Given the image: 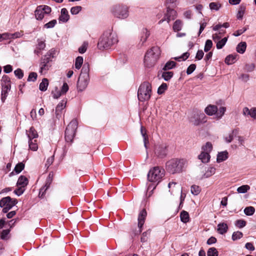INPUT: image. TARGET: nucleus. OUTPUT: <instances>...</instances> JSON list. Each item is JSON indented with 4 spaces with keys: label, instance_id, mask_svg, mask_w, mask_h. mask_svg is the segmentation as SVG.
Wrapping results in <instances>:
<instances>
[{
    "label": "nucleus",
    "instance_id": "f257e3e1",
    "mask_svg": "<svg viewBox=\"0 0 256 256\" xmlns=\"http://www.w3.org/2000/svg\"><path fill=\"white\" fill-rule=\"evenodd\" d=\"M118 42L117 38L109 30L104 32L100 38L98 43V48L100 50L108 49Z\"/></svg>",
    "mask_w": 256,
    "mask_h": 256
},
{
    "label": "nucleus",
    "instance_id": "f03ea898",
    "mask_svg": "<svg viewBox=\"0 0 256 256\" xmlns=\"http://www.w3.org/2000/svg\"><path fill=\"white\" fill-rule=\"evenodd\" d=\"M186 164V161L184 159L172 158L166 162V169L168 172L171 174L180 173L182 172Z\"/></svg>",
    "mask_w": 256,
    "mask_h": 256
},
{
    "label": "nucleus",
    "instance_id": "7ed1b4c3",
    "mask_svg": "<svg viewBox=\"0 0 256 256\" xmlns=\"http://www.w3.org/2000/svg\"><path fill=\"white\" fill-rule=\"evenodd\" d=\"M160 54V48L158 46H153L146 52L144 62L147 68H152L154 66Z\"/></svg>",
    "mask_w": 256,
    "mask_h": 256
},
{
    "label": "nucleus",
    "instance_id": "20e7f679",
    "mask_svg": "<svg viewBox=\"0 0 256 256\" xmlns=\"http://www.w3.org/2000/svg\"><path fill=\"white\" fill-rule=\"evenodd\" d=\"M152 94V86L148 82H144L139 86L138 91V98L139 100L148 101Z\"/></svg>",
    "mask_w": 256,
    "mask_h": 256
},
{
    "label": "nucleus",
    "instance_id": "39448f33",
    "mask_svg": "<svg viewBox=\"0 0 256 256\" xmlns=\"http://www.w3.org/2000/svg\"><path fill=\"white\" fill-rule=\"evenodd\" d=\"M111 12L115 17L121 19L126 18L129 15L128 7L124 4L114 5L112 8Z\"/></svg>",
    "mask_w": 256,
    "mask_h": 256
},
{
    "label": "nucleus",
    "instance_id": "423d86ee",
    "mask_svg": "<svg viewBox=\"0 0 256 256\" xmlns=\"http://www.w3.org/2000/svg\"><path fill=\"white\" fill-rule=\"evenodd\" d=\"M78 125L76 119H73L68 125L65 130V139L67 142H72Z\"/></svg>",
    "mask_w": 256,
    "mask_h": 256
},
{
    "label": "nucleus",
    "instance_id": "0eeeda50",
    "mask_svg": "<svg viewBox=\"0 0 256 256\" xmlns=\"http://www.w3.org/2000/svg\"><path fill=\"white\" fill-rule=\"evenodd\" d=\"M164 175V170H160L158 166L151 169L148 174V179L151 182H159Z\"/></svg>",
    "mask_w": 256,
    "mask_h": 256
},
{
    "label": "nucleus",
    "instance_id": "6e6552de",
    "mask_svg": "<svg viewBox=\"0 0 256 256\" xmlns=\"http://www.w3.org/2000/svg\"><path fill=\"white\" fill-rule=\"evenodd\" d=\"M168 146L166 143H158L154 145V154L155 156L158 158H164L168 154Z\"/></svg>",
    "mask_w": 256,
    "mask_h": 256
},
{
    "label": "nucleus",
    "instance_id": "1a4fd4ad",
    "mask_svg": "<svg viewBox=\"0 0 256 256\" xmlns=\"http://www.w3.org/2000/svg\"><path fill=\"white\" fill-rule=\"evenodd\" d=\"M188 116L190 122L194 126H198L200 123L206 122L204 113H189Z\"/></svg>",
    "mask_w": 256,
    "mask_h": 256
},
{
    "label": "nucleus",
    "instance_id": "9d476101",
    "mask_svg": "<svg viewBox=\"0 0 256 256\" xmlns=\"http://www.w3.org/2000/svg\"><path fill=\"white\" fill-rule=\"evenodd\" d=\"M52 12L50 7L46 5L38 6L34 11V15L37 20H42L44 14H49Z\"/></svg>",
    "mask_w": 256,
    "mask_h": 256
},
{
    "label": "nucleus",
    "instance_id": "9b49d317",
    "mask_svg": "<svg viewBox=\"0 0 256 256\" xmlns=\"http://www.w3.org/2000/svg\"><path fill=\"white\" fill-rule=\"evenodd\" d=\"M52 60L50 59V57L46 56V54L43 56L40 59V72L42 73L43 71H47L49 70L50 68L52 66Z\"/></svg>",
    "mask_w": 256,
    "mask_h": 256
},
{
    "label": "nucleus",
    "instance_id": "f8f14e48",
    "mask_svg": "<svg viewBox=\"0 0 256 256\" xmlns=\"http://www.w3.org/2000/svg\"><path fill=\"white\" fill-rule=\"evenodd\" d=\"M18 203L16 199L12 198L10 196H8L2 198L0 200V207L6 206L11 209Z\"/></svg>",
    "mask_w": 256,
    "mask_h": 256
},
{
    "label": "nucleus",
    "instance_id": "ddd939ff",
    "mask_svg": "<svg viewBox=\"0 0 256 256\" xmlns=\"http://www.w3.org/2000/svg\"><path fill=\"white\" fill-rule=\"evenodd\" d=\"M146 215L147 212L145 209H143L140 212L138 216V227L139 230L136 231L135 234H138L142 232L141 228L144 223Z\"/></svg>",
    "mask_w": 256,
    "mask_h": 256
},
{
    "label": "nucleus",
    "instance_id": "4468645a",
    "mask_svg": "<svg viewBox=\"0 0 256 256\" xmlns=\"http://www.w3.org/2000/svg\"><path fill=\"white\" fill-rule=\"evenodd\" d=\"M88 82L89 78H86L84 76H79L76 84L78 91H83L87 87Z\"/></svg>",
    "mask_w": 256,
    "mask_h": 256
},
{
    "label": "nucleus",
    "instance_id": "2eb2a0df",
    "mask_svg": "<svg viewBox=\"0 0 256 256\" xmlns=\"http://www.w3.org/2000/svg\"><path fill=\"white\" fill-rule=\"evenodd\" d=\"M166 18V21L169 23L171 20H174L176 17V12L173 8H170V6L166 7V13L164 14Z\"/></svg>",
    "mask_w": 256,
    "mask_h": 256
},
{
    "label": "nucleus",
    "instance_id": "dca6fc26",
    "mask_svg": "<svg viewBox=\"0 0 256 256\" xmlns=\"http://www.w3.org/2000/svg\"><path fill=\"white\" fill-rule=\"evenodd\" d=\"M2 88H4L5 90H10L11 80L10 77L7 75H4L1 80Z\"/></svg>",
    "mask_w": 256,
    "mask_h": 256
},
{
    "label": "nucleus",
    "instance_id": "f3484780",
    "mask_svg": "<svg viewBox=\"0 0 256 256\" xmlns=\"http://www.w3.org/2000/svg\"><path fill=\"white\" fill-rule=\"evenodd\" d=\"M150 36V32L146 28H143L140 34V42L139 44H140L142 46L144 44L148 38Z\"/></svg>",
    "mask_w": 256,
    "mask_h": 256
},
{
    "label": "nucleus",
    "instance_id": "a211bd4d",
    "mask_svg": "<svg viewBox=\"0 0 256 256\" xmlns=\"http://www.w3.org/2000/svg\"><path fill=\"white\" fill-rule=\"evenodd\" d=\"M60 13L58 18L59 21L62 22H66L70 19V16L68 10L66 8H62L61 10Z\"/></svg>",
    "mask_w": 256,
    "mask_h": 256
},
{
    "label": "nucleus",
    "instance_id": "6ab92c4d",
    "mask_svg": "<svg viewBox=\"0 0 256 256\" xmlns=\"http://www.w3.org/2000/svg\"><path fill=\"white\" fill-rule=\"evenodd\" d=\"M90 65L88 62H85L82 66L81 72L80 74V76H84L86 78H89Z\"/></svg>",
    "mask_w": 256,
    "mask_h": 256
},
{
    "label": "nucleus",
    "instance_id": "aec40b11",
    "mask_svg": "<svg viewBox=\"0 0 256 256\" xmlns=\"http://www.w3.org/2000/svg\"><path fill=\"white\" fill-rule=\"evenodd\" d=\"M198 158L201 160L202 162L207 163L209 162L210 156L208 152L204 150L198 156Z\"/></svg>",
    "mask_w": 256,
    "mask_h": 256
},
{
    "label": "nucleus",
    "instance_id": "412c9836",
    "mask_svg": "<svg viewBox=\"0 0 256 256\" xmlns=\"http://www.w3.org/2000/svg\"><path fill=\"white\" fill-rule=\"evenodd\" d=\"M228 230V226L226 224L222 222L220 223L218 225L217 230L221 234H226Z\"/></svg>",
    "mask_w": 256,
    "mask_h": 256
},
{
    "label": "nucleus",
    "instance_id": "4be33fe9",
    "mask_svg": "<svg viewBox=\"0 0 256 256\" xmlns=\"http://www.w3.org/2000/svg\"><path fill=\"white\" fill-rule=\"evenodd\" d=\"M228 152L226 150L218 152L217 155V162H220L226 160L228 158Z\"/></svg>",
    "mask_w": 256,
    "mask_h": 256
},
{
    "label": "nucleus",
    "instance_id": "5701e85b",
    "mask_svg": "<svg viewBox=\"0 0 256 256\" xmlns=\"http://www.w3.org/2000/svg\"><path fill=\"white\" fill-rule=\"evenodd\" d=\"M28 179L25 176H21L18 178L16 184L24 188L28 185Z\"/></svg>",
    "mask_w": 256,
    "mask_h": 256
},
{
    "label": "nucleus",
    "instance_id": "b1692460",
    "mask_svg": "<svg viewBox=\"0 0 256 256\" xmlns=\"http://www.w3.org/2000/svg\"><path fill=\"white\" fill-rule=\"evenodd\" d=\"M246 10V6L244 4H241L236 14V18L238 20L242 19L245 13Z\"/></svg>",
    "mask_w": 256,
    "mask_h": 256
},
{
    "label": "nucleus",
    "instance_id": "393cba45",
    "mask_svg": "<svg viewBox=\"0 0 256 256\" xmlns=\"http://www.w3.org/2000/svg\"><path fill=\"white\" fill-rule=\"evenodd\" d=\"M182 27V22L180 20H176L174 23L172 28L174 32H178L180 31Z\"/></svg>",
    "mask_w": 256,
    "mask_h": 256
},
{
    "label": "nucleus",
    "instance_id": "a878e982",
    "mask_svg": "<svg viewBox=\"0 0 256 256\" xmlns=\"http://www.w3.org/2000/svg\"><path fill=\"white\" fill-rule=\"evenodd\" d=\"M246 42H240L236 46V51L240 54H244L246 50Z\"/></svg>",
    "mask_w": 256,
    "mask_h": 256
},
{
    "label": "nucleus",
    "instance_id": "bb28decb",
    "mask_svg": "<svg viewBox=\"0 0 256 256\" xmlns=\"http://www.w3.org/2000/svg\"><path fill=\"white\" fill-rule=\"evenodd\" d=\"M27 134L30 140L36 138L38 136L36 130L32 126L30 128L28 132H27Z\"/></svg>",
    "mask_w": 256,
    "mask_h": 256
},
{
    "label": "nucleus",
    "instance_id": "cd10ccee",
    "mask_svg": "<svg viewBox=\"0 0 256 256\" xmlns=\"http://www.w3.org/2000/svg\"><path fill=\"white\" fill-rule=\"evenodd\" d=\"M48 85V80L46 78H44L42 80V82L40 83L39 86V89L42 92H45L46 90Z\"/></svg>",
    "mask_w": 256,
    "mask_h": 256
},
{
    "label": "nucleus",
    "instance_id": "c85d7f7f",
    "mask_svg": "<svg viewBox=\"0 0 256 256\" xmlns=\"http://www.w3.org/2000/svg\"><path fill=\"white\" fill-rule=\"evenodd\" d=\"M180 218L181 221L184 223H186L190 220L189 214L185 210H182L180 212Z\"/></svg>",
    "mask_w": 256,
    "mask_h": 256
},
{
    "label": "nucleus",
    "instance_id": "c756f323",
    "mask_svg": "<svg viewBox=\"0 0 256 256\" xmlns=\"http://www.w3.org/2000/svg\"><path fill=\"white\" fill-rule=\"evenodd\" d=\"M140 132L144 138V147L146 149H147L148 148L146 144L148 142V136L146 135V130L142 126L140 128Z\"/></svg>",
    "mask_w": 256,
    "mask_h": 256
},
{
    "label": "nucleus",
    "instance_id": "7c9ffc66",
    "mask_svg": "<svg viewBox=\"0 0 256 256\" xmlns=\"http://www.w3.org/2000/svg\"><path fill=\"white\" fill-rule=\"evenodd\" d=\"M215 172L216 168L213 167H210L202 175L201 178H209L213 175Z\"/></svg>",
    "mask_w": 256,
    "mask_h": 256
},
{
    "label": "nucleus",
    "instance_id": "2f4dec72",
    "mask_svg": "<svg viewBox=\"0 0 256 256\" xmlns=\"http://www.w3.org/2000/svg\"><path fill=\"white\" fill-rule=\"evenodd\" d=\"M237 55H233V54H229L228 56L224 60V62L228 65L232 64L235 62V60L236 59Z\"/></svg>",
    "mask_w": 256,
    "mask_h": 256
},
{
    "label": "nucleus",
    "instance_id": "473e14b6",
    "mask_svg": "<svg viewBox=\"0 0 256 256\" xmlns=\"http://www.w3.org/2000/svg\"><path fill=\"white\" fill-rule=\"evenodd\" d=\"M67 102L66 99L62 100L56 106V112H60L64 108H66Z\"/></svg>",
    "mask_w": 256,
    "mask_h": 256
},
{
    "label": "nucleus",
    "instance_id": "72a5a7b5",
    "mask_svg": "<svg viewBox=\"0 0 256 256\" xmlns=\"http://www.w3.org/2000/svg\"><path fill=\"white\" fill-rule=\"evenodd\" d=\"M176 63L174 61H168L164 65L162 68V70L166 71L173 68L176 66Z\"/></svg>",
    "mask_w": 256,
    "mask_h": 256
},
{
    "label": "nucleus",
    "instance_id": "f704fd0d",
    "mask_svg": "<svg viewBox=\"0 0 256 256\" xmlns=\"http://www.w3.org/2000/svg\"><path fill=\"white\" fill-rule=\"evenodd\" d=\"M174 76V72H163L162 75V77L166 81H169Z\"/></svg>",
    "mask_w": 256,
    "mask_h": 256
},
{
    "label": "nucleus",
    "instance_id": "c9c22d12",
    "mask_svg": "<svg viewBox=\"0 0 256 256\" xmlns=\"http://www.w3.org/2000/svg\"><path fill=\"white\" fill-rule=\"evenodd\" d=\"M228 36L224 37L223 38H222L221 40H218L216 43V48L218 49L222 48L226 44L228 40Z\"/></svg>",
    "mask_w": 256,
    "mask_h": 256
},
{
    "label": "nucleus",
    "instance_id": "e433bc0d",
    "mask_svg": "<svg viewBox=\"0 0 256 256\" xmlns=\"http://www.w3.org/2000/svg\"><path fill=\"white\" fill-rule=\"evenodd\" d=\"M208 256H218V252L214 247L210 248L207 252Z\"/></svg>",
    "mask_w": 256,
    "mask_h": 256
},
{
    "label": "nucleus",
    "instance_id": "4c0bfd02",
    "mask_svg": "<svg viewBox=\"0 0 256 256\" xmlns=\"http://www.w3.org/2000/svg\"><path fill=\"white\" fill-rule=\"evenodd\" d=\"M10 231V229H6L2 230L0 234V238L4 240H8L9 238L8 234Z\"/></svg>",
    "mask_w": 256,
    "mask_h": 256
},
{
    "label": "nucleus",
    "instance_id": "58836bf2",
    "mask_svg": "<svg viewBox=\"0 0 256 256\" xmlns=\"http://www.w3.org/2000/svg\"><path fill=\"white\" fill-rule=\"evenodd\" d=\"M83 61H84V60H83V58L82 56H78L76 58V62H75L76 68L79 70L81 68V66L82 64Z\"/></svg>",
    "mask_w": 256,
    "mask_h": 256
},
{
    "label": "nucleus",
    "instance_id": "ea45409f",
    "mask_svg": "<svg viewBox=\"0 0 256 256\" xmlns=\"http://www.w3.org/2000/svg\"><path fill=\"white\" fill-rule=\"evenodd\" d=\"M24 168V164L22 162L18 163L14 167V170L16 174L20 173Z\"/></svg>",
    "mask_w": 256,
    "mask_h": 256
},
{
    "label": "nucleus",
    "instance_id": "a19ab883",
    "mask_svg": "<svg viewBox=\"0 0 256 256\" xmlns=\"http://www.w3.org/2000/svg\"><path fill=\"white\" fill-rule=\"evenodd\" d=\"M255 212V208L252 206L246 207L244 210V213L248 216L254 214Z\"/></svg>",
    "mask_w": 256,
    "mask_h": 256
},
{
    "label": "nucleus",
    "instance_id": "79ce46f5",
    "mask_svg": "<svg viewBox=\"0 0 256 256\" xmlns=\"http://www.w3.org/2000/svg\"><path fill=\"white\" fill-rule=\"evenodd\" d=\"M168 88V85L166 83L163 82L158 89V94H162Z\"/></svg>",
    "mask_w": 256,
    "mask_h": 256
},
{
    "label": "nucleus",
    "instance_id": "37998d69",
    "mask_svg": "<svg viewBox=\"0 0 256 256\" xmlns=\"http://www.w3.org/2000/svg\"><path fill=\"white\" fill-rule=\"evenodd\" d=\"M204 112H218V107L214 105L210 104L205 108Z\"/></svg>",
    "mask_w": 256,
    "mask_h": 256
},
{
    "label": "nucleus",
    "instance_id": "c03bdc74",
    "mask_svg": "<svg viewBox=\"0 0 256 256\" xmlns=\"http://www.w3.org/2000/svg\"><path fill=\"white\" fill-rule=\"evenodd\" d=\"M201 189L198 186L192 185L191 186V192L192 194L197 196L200 192Z\"/></svg>",
    "mask_w": 256,
    "mask_h": 256
},
{
    "label": "nucleus",
    "instance_id": "a18cd8bd",
    "mask_svg": "<svg viewBox=\"0 0 256 256\" xmlns=\"http://www.w3.org/2000/svg\"><path fill=\"white\" fill-rule=\"evenodd\" d=\"M250 187L248 185H243L237 188V191L238 193L244 194L250 190Z\"/></svg>",
    "mask_w": 256,
    "mask_h": 256
},
{
    "label": "nucleus",
    "instance_id": "49530a36",
    "mask_svg": "<svg viewBox=\"0 0 256 256\" xmlns=\"http://www.w3.org/2000/svg\"><path fill=\"white\" fill-rule=\"evenodd\" d=\"M82 10V7L80 6L72 7L70 9V13L72 15L77 14Z\"/></svg>",
    "mask_w": 256,
    "mask_h": 256
},
{
    "label": "nucleus",
    "instance_id": "de8ad7c7",
    "mask_svg": "<svg viewBox=\"0 0 256 256\" xmlns=\"http://www.w3.org/2000/svg\"><path fill=\"white\" fill-rule=\"evenodd\" d=\"M243 236V234L240 231H237L236 232H234L232 235V240L234 241L236 240L241 238H242Z\"/></svg>",
    "mask_w": 256,
    "mask_h": 256
},
{
    "label": "nucleus",
    "instance_id": "09e8293b",
    "mask_svg": "<svg viewBox=\"0 0 256 256\" xmlns=\"http://www.w3.org/2000/svg\"><path fill=\"white\" fill-rule=\"evenodd\" d=\"M212 46V42L210 40H208L206 42L204 51L205 52H208Z\"/></svg>",
    "mask_w": 256,
    "mask_h": 256
},
{
    "label": "nucleus",
    "instance_id": "8fccbe9b",
    "mask_svg": "<svg viewBox=\"0 0 256 256\" xmlns=\"http://www.w3.org/2000/svg\"><path fill=\"white\" fill-rule=\"evenodd\" d=\"M151 230H146V232H144L142 234V236L141 237V242H146L147 241L148 238L150 236V234Z\"/></svg>",
    "mask_w": 256,
    "mask_h": 256
},
{
    "label": "nucleus",
    "instance_id": "3c124183",
    "mask_svg": "<svg viewBox=\"0 0 256 256\" xmlns=\"http://www.w3.org/2000/svg\"><path fill=\"white\" fill-rule=\"evenodd\" d=\"M202 149L210 153L212 149V145L210 142H207L204 146H202Z\"/></svg>",
    "mask_w": 256,
    "mask_h": 256
},
{
    "label": "nucleus",
    "instance_id": "603ef678",
    "mask_svg": "<svg viewBox=\"0 0 256 256\" xmlns=\"http://www.w3.org/2000/svg\"><path fill=\"white\" fill-rule=\"evenodd\" d=\"M210 8L211 10H215L216 11L219 10L221 7V4L216 2H212L209 4Z\"/></svg>",
    "mask_w": 256,
    "mask_h": 256
},
{
    "label": "nucleus",
    "instance_id": "864d4df0",
    "mask_svg": "<svg viewBox=\"0 0 256 256\" xmlns=\"http://www.w3.org/2000/svg\"><path fill=\"white\" fill-rule=\"evenodd\" d=\"M32 140H30V139H29V147L32 150H36L38 148L37 144L36 143V140H34V141L32 142Z\"/></svg>",
    "mask_w": 256,
    "mask_h": 256
},
{
    "label": "nucleus",
    "instance_id": "5fc2aeb1",
    "mask_svg": "<svg viewBox=\"0 0 256 256\" xmlns=\"http://www.w3.org/2000/svg\"><path fill=\"white\" fill-rule=\"evenodd\" d=\"M235 225L238 228H242L246 225V222L243 220H238L236 221Z\"/></svg>",
    "mask_w": 256,
    "mask_h": 256
},
{
    "label": "nucleus",
    "instance_id": "6e6d98bb",
    "mask_svg": "<svg viewBox=\"0 0 256 256\" xmlns=\"http://www.w3.org/2000/svg\"><path fill=\"white\" fill-rule=\"evenodd\" d=\"M38 77L37 74L35 72H31L30 73L27 80L28 82H35Z\"/></svg>",
    "mask_w": 256,
    "mask_h": 256
},
{
    "label": "nucleus",
    "instance_id": "4d7b16f0",
    "mask_svg": "<svg viewBox=\"0 0 256 256\" xmlns=\"http://www.w3.org/2000/svg\"><path fill=\"white\" fill-rule=\"evenodd\" d=\"M57 23V21L56 20H52L49 22H48L46 24L44 25V28H54Z\"/></svg>",
    "mask_w": 256,
    "mask_h": 256
},
{
    "label": "nucleus",
    "instance_id": "13d9d810",
    "mask_svg": "<svg viewBox=\"0 0 256 256\" xmlns=\"http://www.w3.org/2000/svg\"><path fill=\"white\" fill-rule=\"evenodd\" d=\"M38 44L36 45V48L40 50H44L46 48V44L44 41H42L40 39H38Z\"/></svg>",
    "mask_w": 256,
    "mask_h": 256
},
{
    "label": "nucleus",
    "instance_id": "bf43d9fd",
    "mask_svg": "<svg viewBox=\"0 0 256 256\" xmlns=\"http://www.w3.org/2000/svg\"><path fill=\"white\" fill-rule=\"evenodd\" d=\"M14 74L18 79H22L24 76L23 71L19 68L14 71Z\"/></svg>",
    "mask_w": 256,
    "mask_h": 256
},
{
    "label": "nucleus",
    "instance_id": "052dcab7",
    "mask_svg": "<svg viewBox=\"0 0 256 256\" xmlns=\"http://www.w3.org/2000/svg\"><path fill=\"white\" fill-rule=\"evenodd\" d=\"M208 116H212V118L218 120L220 118L224 113H206Z\"/></svg>",
    "mask_w": 256,
    "mask_h": 256
},
{
    "label": "nucleus",
    "instance_id": "680f3d73",
    "mask_svg": "<svg viewBox=\"0 0 256 256\" xmlns=\"http://www.w3.org/2000/svg\"><path fill=\"white\" fill-rule=\"evenodd\" d=\"M196 64H191L188 66L186 70V74L189 75L192 74L196 68Z\"/></svg>",
    "mask_w": 256,
    "mask_h": 256
},
{
    "label": "nucleus",
    "instance_id": "e2e57ef3",
    "mask_svg": "<svg viewBox=\"0 0 256 256\" xmlns=\"http://www.w3.org/2000/svg\"><path fill=\"white\" fill-rule=\"evenodd\" d=\"M255 68L254 64H246L244 66V70L248 72H250L254 70Z\"/></svg>",
    "mask_w": 256,
    "mask_h": 256
},
{
    "label": "nucleus",
    "instance_id": "0e129e2a",
    "mask_svg": "<svg viewBox=\"0 0 256 256\" xmlns=\"http://www.w3.org/2000/svg\"><path fill=\"white\" fill-rule=\"evenodd\" d=\"M52 174L50 173L46 180L45 186L49 188L52 180Z\"/></svg>",
    "mask_w": 256,
    "mask_h": 256
},
{
    "label": "nucleus",
    "instance_id": "69168bd1",
    "mask_svg": "<svg viewBox=\"0 0 256 256\" xmlns=\"http://www.w3.org/2000/svg\"><path fill=\"white\" fill-rule=\"evenodd\" d=\"M56 52V50L54 48H52L46 52V56L50 57V59L52 60V58L55 57Z\"/></svg>",
    "mask_w": 256,
    "mask_h": 256
},
{
    "label": "nucleus",
    "instance_id": "338daca9",
    "mask_svg": "<svg viewBox=\"0 0 256 256\" xmlns=\"http://www.w3.org/2000/svg\"><path fill=\"white\" fill-rule=\"evenodd\" d=\"M247 30V28L244 27L242 29L238 30H236L232 34L235 36H238L241 35L244 32Z\"/></svg>",
    "mask_w": 256,
    "mask_h": 256
},
{
    "label": "nucleus",
    "instance_id": "774afa93",
    "mask_svg": "<svg viewBox=\"0 0 256 256\" xmlns=\"http://www.w3.org/2000/svg\"><path fill=\"white\" fill-rule=\"evenodd\" d=\"M12 66L10 64H7L4 66V72L6 74H9L12 71Z\"/></svg>",
    "mask_w": 256,
    "mask_h": 256
}]
</instances>
